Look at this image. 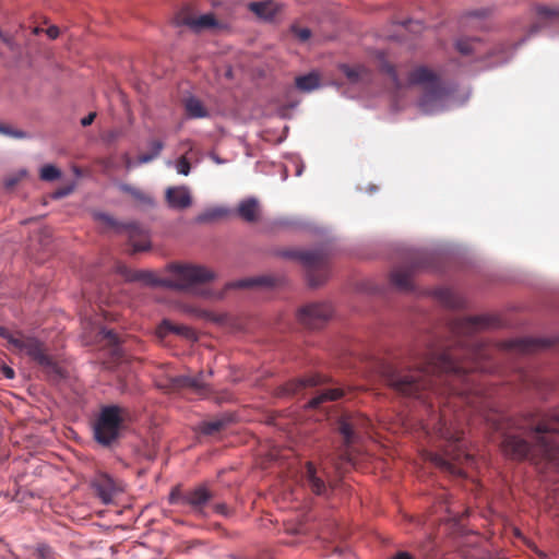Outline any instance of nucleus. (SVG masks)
Listing matches in <instances>:
<instances>
[{
	"label": "nucleus",
	"instance_id": "35",
	"mask_svg": "<svg viewBox=\"0 0 559 559\" xmlns=\"http://www.w3.org/2000/svg\"><path fill=\"white\" fill-rule=\"evenodd\" d=\"M381 70H382V72H384V73L389 76V79H390V81H391L392 85H393L396 90L402 88L403 83H402V81L400 80V78H399V75H397V73H396L395 68H394L390 62H388V61H382V63H381Z\"/></svg>",
	"mask_w": 559,
	"mask_h": 559
},
{
	"label": "nucleus",
	"instance_id": "64",
	"mask_svg": "<svg viewBox=\"0 0 559 559\" xmlns=\"http://www.w3.org/2000/svg\"><path fill=\"white\" fill-rule=\"evenodd\" d=\"M225 75H226L227 78H231V76H233V70H231L230 68H229V69H227V71H226Z\"/></svg>",
	"mask_w": 559,
	"mask_h": 559
},
{
	"label": "nucleus",
	"instance_id": "38",
	"mask_svg": "<svg viewBox=\"0 0 559 559\" xmlns=\"http://www.w3.org/2000/svg\"><path fill=\"white\" fill-rule=\"evenodd\" d=\"M123 135H124V131L122 129H112V130L105 132L102 135V141L106 145L110 146V145L115 144L118 141V139H120Z\"/></svg>",
	"mask_w": 559,
	"mask_h": 559
},
{
	"label": "nucleus",
	"instance_id": "9",
	"mask_svg": "<svg viewBox=\"0 0 559 559\" xmlns=\"http://www.w3.org/2000/svg\"><path fill=\"white\" fill-rule=\"evenodd\" d=\"M332 317V308L325 302H312L301 307L297 312L298 321L310 329L322 326Z\"/></svg>",
	"mask_w": 559,
	"mask_h": 559
},
{
	"label": "nucleus",
	"instance_id": "58",
	"mask_svg": "<svg viewBox=\"0 0 559 559\" xmlns=\"http://www.w3.org/2000/svg\"><path fill=\"white\" fill-rule=\"evenodd\" d=\"M2 374L7 379H13L14 378V370L11 367H9V366H3L2 367Z\"/></svg>",
	"mask_w": 559,
	"mask_h": 559
},
{
	"label": "nucleus",
	"instance_id": "14",
	"mask_svg": "<svg viewBox=\"0 0 559 559\" xmlns=\"http://www.w3.org/2000/svg\"><path fill=\"white\" fill-rule=\"evenodd\" d=\"M166 201L173 210H185L192 204L190 189L187 186L169 187L166 189Z\"/></svg>",
	"mask_w": 559,
	"mask_h": 559
},
{
	"label": "nucleus",
	"instance_id": "27",
	"mask_svg": "<svg viewBox=\"0 0 559 559\" xmlns=\"http://www.w3.org/2000/svg\"><path fill=\"white\" fill-rule=\"evenodd\" d=\"M249 8L253 13L265 21L273 20L278 11L277 5L272 1L251 2Z\"/></svg>",
	"mask_w": 559,
	"mask_h": 559
},
{
	"label": "nucleus",
	"instance_id": "41",
	"mask_svg": "<svg viewBox=\"0 0 559 559\" xmlns=\"http://www.w3.org/2000/svg\"><path fill=\"white\" fill-rule=\"evenodd\" d=\"M176 171L179 175L188 176L191 171V165L188 158L185 156H181L176 163H175Z\"/></svg>",
	"mask_w": 559,
	"mask_h": 559
},
{
	"label": "nucleus",
	"instance_id": "62",
	"mask_svg": "<svg viewBox=\"0 0 559 559\" xmlns=\"http://www.w3.org/2000/svg\"><path fill=\"white\" fill-rule=\"evenodd\" d=\"M304 168H305L304 164H300V165L297 166V169H296V176L297 177H300L302 175Z\"/></svg>",
	"mask_w": 559,
	"mask_h": 559
},
{
	"label": "nucleus",
	"instance_id": "23",
	"mask_svg": "<svg viewBox=\"0 0 559 559\" xmlns=\"http://www.w3.org/2000/svg\"><path fill=\"white\" fill-rule=\"evenodd\" d=\"M324 380L325 379L322 378L321 376H310V377L293 380L284 386L283 394H285V395L296 394L299 391H301L302 389L308 388V386H316V385L322 383Z\"/></svg>",
	"mask_w": 559,
	"mask_h": 559
},
{
	"label": "nucleus",
	"instance_id": "48",
	"mask_svg": "<svg viewBox=\"0 0 559 559\" xmlns=\"http://www.w3.org/2000/svg\"><path fill=\"white\" fill-rule=\"evenodd\" d=\"M148 146H150V153H152V154L156 153V157H158L160 152L164 148V143L160 140H152L148 142Z\"/></svg>",
	"mask_w": 559,
	"mask_h": 559
},
{
	"label": "nucleus",
	"instance_id": "20",
	"mask_svg": "<svg viewBox=\"0 0 559 559\" xmlns=\"http://www.w3.org/2000/svg\"><path fill=\"white\" fill-rule=\"evenodd\" d=\"M217 24L218 23L212 13L202 14L197 19L185 17L178 22V25H186L195 33H199L206 28L215 27L217 26Z\"/></svg>",
	"mask_w": 559,
	"mask_h": 559
},
{
	"label": "nucleus",
	"instance_id": "50",
	"mask_svg": "<svg viewBox=\"0 0 559 559\" xmlns=\"http://www.w3.org/2000/svg\"><path fill=\"white\" fill-rule=\"evenodd\" d=\"M294 33L296 34V36L301 41L308 40L310 38V36H311V31L309 28H307V27L294 28Z\"/></svg>",
	"mask_w": 559,
	"mask_h": 559
},
{
	"label": "nucleus",
	"instance_id": "61",
	"mask_svg": "<svg viewBox=\"0 0 559 559\" xmlns=\"http://www.w3.org/2000/svg\"><path fill=\"white\" fill-rule=\"evenodd\" d=\"M211 159H212L215 164H217V165H222V164H225V163H226V160H225V159L221 158V157H219L218 155H216V154H211Z\"/></svg>",
	"mask_w": 559,
	"mask_h": 559
},
{
	"label": "nucleus",
	"instance_id": "16",
	"mask_svg": "<svg viewBox=\"0 0 559 559\" xmlns=\"http://www.w3.org/2000/svg\"><path fill=\"white\" fill-rule=\"evenodd\" d=\"M420 262H412L407 267H401L392 271L391 283L401 292H411L413 289L412 275L415 270L423 267Z\"/></svg>",
	"mask_w": 559,
	"mask_h": 559
},
{
	"label": "nucleus",
	"instance_id": "24",
	"mask_svg": "<svg viewBox=\"0 0 559 559\" xmlns=\"http://www.w3.org/2000/svg\"><path fill=\"white\" fill-rule=\"evenodd\" d=\"M295 85L300 92L311 93L320 87V75L317 71H310L306 74L296 76Z\"/></svg>",
	"mask_w": 559,
	"mask_h": 559
},
{
	"label": "nucleus",
	"instance_id": "52",
	"mask_svg": "<svg viewBox=\"0 0 559 559\" xmlns=\"http://www.w3.org/2000/svg\"><path fill=\"white\" fill-rule=\"evenodd\" d=\"M102 334L114 344L118 342V336L111 330L103 329Z\"/></svg>",
	"mask_w": 559,
	"mask_h": 559
},
{
	"label": "nucleus",
	"instance_id": "42",
	"mask_svg": "<svg viewBox=\"0 0 559 559\" xmlns=\"http://www.w3.org/2000/svg\"><path fill=\"white\" fill-rule=\"evenodd\" d=\"M228 288H250L255 287L254 283V276L253 277H247V278H240L234 282H230L227 285Z\"/></svg>",
	"mask_w": 559,
	"mask_h": 559
},
{
	"label": "nucleus",
	"instance_id": "49",
	"mask_svg": "<svg viewBox=\"0 0 559 559\" xmlns=\"http://www.w3.org/2000/svg\"><path fill=\"white\" fill-rule=\"evenodd\" d=\"M402 25L407 27L413 33H419L423 28L420 21L407 20L402 22Z\"/></svg>",
	"mask_w": 559,
	"mask_h": 559
},
{
	"label": "nucleus",
	"instance_id": "36",
	"mask_svg": "<svg viewBox=\"0 0 559 559\" xmlns=\"http://www.w3.org/2000/svg\"><path fill=\"white\" fill-rule=\"evenodd\" d=\"M61 177V171L53 165L47 164L40 169V179L45 181H53Z\"/></svg>",
	"mask_w": 559,
	"mask_h": 559
},
{
	"label": "nucleus",
	"instance_id": "45",
	"mask_svg": "<svg viewBox=\"0 0 559 559\" xmlns=\"http://www.w3.org/2000/svg\"><path fill=\"white\" fill-rule=\"evenodd\" d=\"M525 381V385L527 388H534L537 390H542V385H544L543 381L536 377L528 376L526 373L521 374Z\"/></svg>",
	"mask_w": 559,
	"mask_h": 559
},
{
	"label": "nucleus",
	"instance_id": "33",
	"mask_svg": "<svg viewBox=\"0 0 559 559\" xmlns=\"http://www.w3.org/2000/svg\"><path fill=\"white\" fill-rule=\"evenodd\" d=\"M213 371L210 370L207 373L201 371L197 376L191 377V389L198 393L204 392L207 390V383L205 381L206 377L212 376Z\"/></svg>",
	"mask_w": 559,
	"mask_h": 559
},
{
	"label": "nucleus",
	"instance_id": "29",
	"mask_svg": "<svg viewBox=\"0 0 559 559\" xmlns=\"http://www.w3.org/2000/svg\"><path fill=\"white\" fill-rule=\"evenodd\" d=\"M93 217L96 221L105 223L107 226L111 227L112 229L117 231H121L123 229H132L135 227L134 223H122L117 221L111 215L105 213V212H94Z\"/></svg>",
	"mask_w": 559,
	"mask_h": 559
},
{
	"label": "nucleus",
	"instance_id": "60",
	"mask_svg": "<svg viewBox=\"0 0 559 559\" xmlns=\"http://www.w3.org/2000/svg\"><path fill=\"white\" fill-rule=\"evenodd\" d=\"M393 559H413L411 555L406 551H400Z\"/></svg>",
	"mask_w": 559,
	"mask_h": 559
},
{
	"label": "nucleus",
	"instance_id": "31",
	"mask_svg": "<svg viewBox=\"0 0 559 559\" xmlns=\"http://www.w3.org/2000/svg\"><path fill=\"white\" fill-rule=\"evenodd\" d=\"M119 189L121 191L132 195V198H134L138 202H140L143 205H146L150 207L155 205L154 199L151 195L146 194L142 190H140L129 183H120Z\"/></svg>",
	"mask_w": 559,
	"mask_h": 559
},
{
	"label": "nucleus",
	"instance_id": "12",
	"mask_svg": "<svg viewBox=\"0 0 559 559\" xmlns=\"http://www.w3.org/2000/svg\"><path fill=\"white\" fill-rule=\"evenodd\" d=\"M213 493L205 485H199L185 491L183 504L189 506L198 516H205V507L212 501Z\"/></svg>",
	"mask_w": 559,
	"mask_h": 559
},
{
	"label": "nucleus",
	"instance_id": "37",
	"mask_svg": "<svg viewBox=\"0 0 559 559\" xmlns=\"http://www.w3.org/2000/svg\"><path fill=\"white\" fill-rule=\"evenodd\" d=\"M0 133L10 138L23 140L28 139L29 134L23 130L13 129L9 126H4L0 123Z\"/></svg>",
	"mask_w": 559,
	"mask_h": 559
},
{
	"label": "nucleus",
	"instance_id": "6",
	"mask_svg": "<svg viewBox=\"0 0 559 559\" xmlns=\"http://www.w3.org/2000/svg\"><path fill=\"white\" fill-rule=\"evenodd\" d=\"M433 430L439 438L445 440L450 447H453V450H447L444 455L431 454V462L440 469L453 476H464L460 464L463 460L469 461L472 457L461 450L462 431L452 421L448 420L444 415L440 416L437 423L433 424Z\"/></svg>",
	"mask_w": 559,
	"mask_h": 559
},
{
	"label": "nucleus",
	"instance_id": "25",
	"mask_svg": "<svg viewBox=\"0 0 559 559\" xmlns=\"http://www.w3.org/2000/svg\"><path fill=\"white\" fill-rule=\"evenodd\" d=\"M342 395H343V391L341 389H335V388L321 389V390H318L316 392L314 396H312L310 399V401L308 402V406L310 408H317L323 402L335 401V400L340 399Z\"/></svg>",
	"mask_w": 559,
	"mask_h": 559
},
{
	"label": "nucleus",
	"instance_id": "39",
	"mask_svg": "<svg viewBox=\"0 0 559 559\" xmlns=\"http://www.w3.org/2000/svg\"><path fill=\"white\" fill-rule=\"evenodd\" d=\"M254 283H255V287L257 286L273 287L276 285L277 278L272 275L264 274V275L254 276Z\"/></svg>",
	"mask_w": 559,
	"mask_h": 559
},
{
	"label": "nucleus",
	"instance_id": "17",
	"mask_svg": "<svg viewBox=\"0 0 559 559\" xmlns=\"http://www.w3.org/2000/svg\"><path fill=\"white\" fill-rule=\"evenodd\" d=\"M92 488L104 504H110L117 492L112 478L105 475L93 480Z\"/></svg>",
	"mask_w": 559,
	"mask_h": 559
},
{
	"label": "nucleus",
	"instance_id": "53",
	"mask_svg": "<svg viewBox=\"0 0 559 559\" xmlns=\"http://www.w3.org/2000/svg\"><path fill=\"white\" fill-rule=\"evenodd\" d=\"M95 118H96V112H90L87 116H85L84 118L81 119V124L83 127L91 126L93 123V121L95 120Z\"/></svg>",
	"mask_w": 559,
	"mask_h": 559
},
{
	"label": "nucleus",
	"instance_id": "26",
	"mask_svg": "<svg viewBox=\"0 0 559 559\" xmlns=\"http://www.w3.org/2000/svg\"><path fill=\"white\" fill-rule=\"evenodd\" d=\"M185 109L187 116L191 119L207 118L210 116L202 102L195 96H189L185 99Z\"/></svg>",
	"mask_w": 559,
	"mask_h": 559
},
{
	"label": "nucleus",
	"instance_id": "7",
	"mask_svg": "<svg viewBox=\"0 0 559 559\" xmlns=\"http://www.w3.org/2000/svg\"><path fill=\"white\" fill-rule=\"evenodd\" d=\"M278 255L299 261L307 269V282L312 288L321 286L329 278V270L326 266L329 251L325 246H319L308 250H282L278 252Z\"/></svg>",
	"mask_w": 559,
	"mask_h": 559
},
{
	"label": "nucleus",
	"instance_id": "54",
	"mask_svg": "<svg viewBox=\"0 0 559 559\" xmlns=\"http://www.w3.org/2000/svg\"><path fill=\"white\" fill-rule=\"evenodd\" d=\"M46 34L50 39H55L59 36V28L52 25L46 29Z\"/></svg>",
	"mask_w": 559,
	"mask_h": 559
},
{
	"label": "nucleus",
	"instance_id": "15",
	"mask_svg": "<svg viewBox=\"0 0 559 559\" xmlns=\"http://www.w3.org/2000/svg\"><path fill=\"white\" fill-rule=\"evenodd\" d=\"M365 420L355 417H341L337 421V430L344 439L345 445L349 447L358 440V433Z\"/></svg>",
	"mask_w": 559,
	"mask_h": 559
},
{
	"label": "nucleus",
	"instance_id": "11",
	"mask_svg": "<svg viewBox=\"0 0 559 559\" xmlns=\"http://www.w3.org/2000/svg\"><path fill=\"white\" fill-rule=\"evenodd\" d=\"M495 425L496 429L501 431V445L508 456L516 460L530 457L533 447L525 439L513 432L506 431L500 424Z\"/></svg>",
	"mask_w": 559,
	"mask_h": 559
},
{
	"label": "nucleus",
	"instance_id": "46",
	"mask_svg": "<svg viewBox=\"0 0 559 559\" xmlns=\"http://www.w3.org/2000/svg\"><path fill=\"white\" fill-rule=\"evenodd\" d=\"M488 14V10L487 9H479V10H474V11H469L465 19L466 20H478L479 23L481 22L483 19H485Z\"/></svg>",
	"mask_w": 559,
	"mask_h": 559
},
{
	"label": "nucleus",
	"instance_id": "10",
	"mask_svg": "<svg viewBox=\"0 0 559 559\" xmlns=\"http://www.w3.org/2000/svg\"><path fill=\"white\" fill-rule=\"evenodd\" d=\"M14 345L11 348L16 354H24L43 367H51V359L44 353L43 344L33 336L19 334L17 340H13Z\"/></svg>",
	"mask_w": 559,
	"mask_h": 559
},
{
	"label": "nucleus",
	"instance_id": "63",
	"mask_svg": "<svg viewBox=\"0 0 559 559\" xmlns=\"http://www.w3.org/2000/svg\"><path fill=\"white\" fill-rule=\"evenodd\" d=\"M40 32H43V29L40 27H38V26H35L33 28V34H35V35L39 34Z\"/></svg>",
	"mask_w": 559,
	"mask_h": 559
},
{
	"label": "nucleus",
	"instance_id": "57",
	"mask_svg": "<svg viewBox=\"0 0 559 559\" xmlns=\"http://www.w3.org/2000/svg\"><path fill=\"white\" fill-rule=\"evenodd\" d=\"M19 179L20 178L17 176L7 178L4 181L5 188H8V189L13 188L19 182Z\"/></svg>",
	"mask_w": 559,
	"mask_h": 559
},
{
	"label": "nucleus",
	"instance_id": "1",
	"mask_svg": "<svg viewBox=\"0 0 559 559\" xmlns=\"http://www.w3.org/2000/svg\"><path fill=\"white\" fill-rule=\"evenodd\" d=\"M500 325L497 318L487 314L451 317L447 322V332L453 338L451 344L441 341L429 344L425 352L416 354L414 368L382 364V378L396 393L415 399H425L428 392L436 390L443 374L462 379L469 385V372L487 370L480 362L487 354L481 344L469 343L467 338Z\"/></svg>",
	"mask_w": 559,
	"mask_h": 559
},
{
	"label": "nucleus",
	"instance_id": "43",
	"mask_svg": "<svg viewBox=\"0 0 559 559\" xmlns=\"http://www.w3.org/2000/svg\"><path fill=\"white\" fill-rule=\"evenodd\" d=\"M185 491L180 489V487H175L171 489L168 501L170 504H183Z\"/></svg>",
	"mask_w": 559,
	"mask_h": 559
},
{
	"label": "nucleus",
	"instance_id": "19",
	"mask_svg": "<svg viewBox=\"0 0 559 559\" xmlns=\"http://www.w3.org/2000/svg\"><path fill=\"white\" fill-rule=\"evenodd\" d=\"M302 477L316 495L322 496L328 492L326 484L317 475V469L312 463H307Z\"/></svg>",
	"mask_w": 559,
	"mask_h": 559
},
{
	"label": "nucleus",
	"instance_id": "32",
	"mask_svg": "<svg viewBox=\"0 0 559 559\" xmlns=\"http://www.w3.org/2000/svg\"><path fill=\"white\" fill-rule=\"evenodd\" d=\"M163 325L170 332L182 335L189 340H195V332L187 325H175L170 321L164 320Z\"/></svg>",
	"mask_w": 559,
	"mask_h": 559
},
{
	"label": "nucleus",
	"instance_id": "30",
	"mask_svg": "<svg viewBox=\"0 0 559 559\" xmlns=\"http://www.w3.org/2000/svg\"><path fill=\"white\" fill-rule=\"evenodd\" d=\"M93 217L96 221L105 223L107 226L111 227L112 229L117 231H121L123 229H132L135 227L134 223H122L117 221L111 215L105 213V212H94Z\"/></svg>",
	"mask_w": 559,
	"mask_h": 559
},
{
	"label": "nucleus",
	"instance_id": "51",
	"mask_svg": "<svg viewBox=\"0 0 559 559\" xmlns=\"http://www.w3.org/2000/svg\"><path fill=\"white\" fill-rule=\"evenodd\" d=\"M71 192H72L71 187L58 189L52 193V199H56V200L62 199V198L69 195Z\"/></svg>",
	"mask_w": 559,
	"mask_h": 559
},
{
	"label": "nucleus",
	"instance_id": "13",
	"mask_svg": "<svg viewBox=\"0 0 559 559\" xmlns=\"http://www.w3.org/2000/svg\"><path fill=\"white\" fill-rule=\"evenodd\" d=\"M552 345L549 338L522 337L514 338L503 343V348L515 354H530L542 349H547Z\"/></svg>",
	"mask_w": 559,
	"mask_h": 559
},
{
	"label": "nucleus",
	"instance_id": "18",
	"mask_svg": "<svg viewBox=\"0 0 559 559\" xmlns=\"http://www.w3.org/2000/svg\"><path fill=\"white\" fill-rule=\"evenodd\" d=\"M433 296L443 307L452 310L464 308L466 302L456 292L445 287L435 289Z\"/></svg>",
	"mask_w": 559,
	"mask_h": 559
},
{
	"label": "nucleus",
	"instance_id": "44",
	"mask_svg": "<svg viewBox=\"0 0 559 559\" xmlns=\"http://www.w3.org/2000/svg\"><path fill=\"white\" fill-rule=\"evenodd\" d=\"M19 334H21V333L20 332H11L7 328L0 325V336L2 338L7 340V342L9 344V349L10 350H11V348L14 345V341L13 340H17Z\"/></svg>",
	"mask_w": 559,
	"mask_h": 559
},
{
	"label": "nucleus",
	"instance_id": "34",
	"mask_svg": "<svg viewBox=\"0 0 559 559\" xmlns=\"http://www.w3.org/2000/svg\"><path fill=\"white\" fill-rule=\"evenodd\" d=\"M340 70L344 73L350 83H357L360 80L362 73L366 72L364 68H353L345 63L340 66Z\"/></svg>",
	"mask_w": 559,
	"mask_h": 559
},
{
	"label": "nucleus",
	"instance_id": "40",
	"mask_svg": "<svg viewBox=\"0 0 559 559\" xmlns=\"http://www.w3.org/2000/svg\"><path fill=\"white\" fill-rule=\"evenodd\" d=\"M155 158H156V153L152 154V153L148 152V153L140 155L135 163H133L132 160L128 159L126 166H127V168L130 169V168H133V167L142 165V164L151 163Z\"/></svg>",
	"mask_w": 559,
	"mask_h": 559
},
{
	"label": "nucleus",
	"instance_id": "8",
	"mask_svg": "<svg viewBox=\"0 0 559 559\" xmlns=\"http://www.w3.org/2000/svg\"><path fill=\"white\" fill-rule=\"evenodd\" d=\"M121 425V408L117 405L104 406L94 424L95 440L103 445H110L118 438Z\"/></svg>",
	"mask_w": 559,
	"mask_h": 559
},
{
	"label": "nucleus",
	"instance_id": "56",
	"mask_svg": "<svg viewBox=\"0 0 559 559\" xmlns=\"http://www.w3.org/2000/svg\"><path fill=\"white\" fill-rule=\"evenodd\" d=\"M148 249H150V243H133L132 245L133 252L146 251Z\"/></svg>",
	"mask_w": 559,
	"mask_h": 559
},
{
	"label": "nucleus",
	"instance_id": "59",
	"mask_svg": "<svg viewBox=\"0 0 559 559\" xmlns=\"http://www.w3.org/2000/svg\"><path fill=\"white\" fill-rule=\"evenodd\" d=\"M214 509L217 513L226 514V506L224 503H216Z\"/></svg>",
	"mask_w": 559,
	"mask_h": 559
},
{
	"label": "nucleus",
	"instance_id": "47",
	"mask_svg": "<svg viewBox=\"0 0 559 559\" xmlns=\"http://www.w3.org/2000/svg\"><path fill=\"white\" fill-rule=\"evenodd\" d=\"M191 377L192 376H178L173 382L175 388H190L191 389Z\"/></svg>",
	"mask_w": 559,
	"mask_h": 559
},
{
	"label": "nucleus",
	"instance_id": "55",
	"mask_svg": "<svg viewBox=\"0 0 559 559\" xmlns=\"http://www.w3.org/2000/svg\"><path fill=\"white\" fill-rule=\"evenodd\" d=\"M0 39L10 48H14L13 39L9 36H7L1 29H0Z\"/></svg>",
	"mask_w": 559,
	"mask_h": 559
},
{
	"label": "nucleus",
	"instance_id": "4",
	"mask_svg": "<svg viewBox=\"0 0 559 559\" xmlns=\"http://www.w3.org/2000/svg\"><path fill=\"white\" fill-rule=\"evenodd\" d=\"M407 84L424 86L418 100V108L425 115H438L453 107V87L447 85L432 70L425 66L413 69L407 76Z\"/></svg>",
	"mask_w": 559,
	"mask_h": 559
},
{
	"label": "nucleus",
	"instance_id": "28",
	"mask_svg": "<svg viewBox=\"0 0 559 559\" xmlns=\"http://www.w3.org/2000/svg\"><path fill=\"white\" fill-rule=\"evenodd\" d=\"M231 421V418L227 415H223L218 418H214L207 421H203L200 425V431L203 435L210 436L213 435L223 428H225L229 423Z\"/></svg>",
	"mask_w": 559,
	"mask_h": 559
},
{
	"label": "nucleus",
	"instance_id": "2",
	"mask_svg": "<svg viewBox=\"0 0 559 559\" xmlns=\"http://www.w3.org/2000/svg\"><path fill=\"white\" fill-rule=\"evenodd\" d=\"M538 21L530 28L527 35L513 45L512 49L508 45H500L493 50L483 53L484 44L478 37H461L456 39L455 47L464 56L474 55L477 60L485 61L484 69L506 64L513 56L518 47L525 44L533 35L542 29L559 27V5L550 8L544 4L536 5ZM550 36L559 35V31H549Z\"/></svg>",
	"mask_w": 559,
	"mask_h": 559
},
{
	"label": "nucleus",
	"instance_id": "22",
	"mask_svg": "<svg viewBox=\"0 0 559 559\" xmlns=\"http://www.w3.org/2000/svg\"><path fill=\"white\" fill-rule=\"evenodd\" d=\"M230 212V209L225 205L206 207L203 212L197 215L194 222L197 224H210L228 216Z\"/></svg>",
	"mask_w": 559,
	"mask_h": 559
},
{
	"label": "nucleus",
	"instance_id": "21",
	"mask_svg": "<svg viewBox=\"0 0 559 559\" xmlns=\"http://www.w3.org/2000/svg\"><path fill=\"white\" fill-rule=\"evenodd\" d=\"M259 201L254 197L241 200L237 207V214L246 222L252 223L258 219Z\"/></svg>",
	"mask_w": 559,
	"mask_h": 559
},
{
	"label": "nucleus",
	"instance_id": "5",
	"mask_svg": "<svg viewBox=\"0 0 559 559\" xmlns=\"http://www.w3.org/2000/svg\"><path fill=\"white\" fill-rule=\"evenodd\" d=\"M519 430L533 438L538 453L559 466V442L555 440L559 432V409L547 415L527 414Z\"/></svg>",
	"mask_w": 559,
	"mask_h": 559
},
{
	"label": "nucleus",
	"instance_id": "3",
	"mask_svg": "<svg viewBox=\"0 0 559 559\" xmlns=\"http://www.w3.org/2000/svg\"><path fill=\"white\" fill-rule=\"evenodd\" d=\"M168 271L171 276L158 278L146 270L130 271L123 269L121 272L129 282H143L153 287H165L174 290H190L199 284L209 283L215 280V273L203 265L194 264H170Z\"/></svg>",
	"mask_w": 559,
	"mask_h": 559
}]
</instances>
